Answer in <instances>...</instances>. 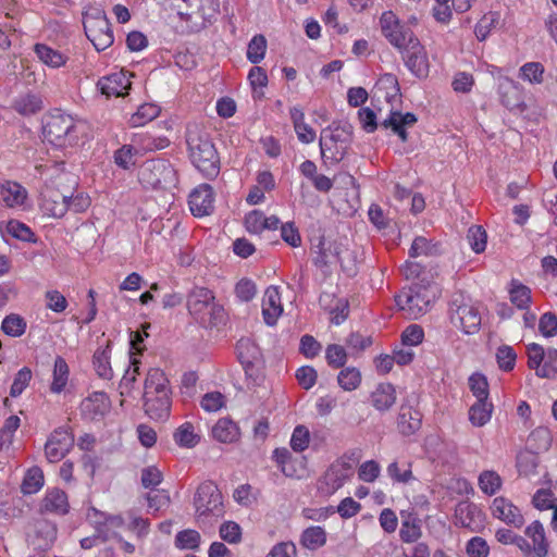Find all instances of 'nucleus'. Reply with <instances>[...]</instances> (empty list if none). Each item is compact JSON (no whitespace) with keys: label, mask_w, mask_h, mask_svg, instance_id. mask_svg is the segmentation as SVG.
I'll list each match as a JSON object with an SVG mask.
<instances>
[{"label":"nucleus","mask_w":557,"mask_h":557,"mask_svg":"<svg viewBox=\"0 0 557 557\" xmlns=\"http://www.w3.org/2000/svg\"><path fill=\"white\" fill-rule=\"evenodd\" d=\"M176 443L184 447H194L199 442L198 435L194 432L191 423L186 422L182 424L174 433Z\"/></svg>","instance_id":"obj_52"},{"label":"nucleus","mask_w":557,"mask_h":557,"mask_svg":"<svg viewBox=\"0 0 557 557\" xmlns=\"http://www.w3.org/2000/svg\"><path fill=\"white\" fill-rule=\"evenodd\" d=\"M557 349L549 347L545 350V359L541 369H537V376L545 379H557Z\"/></svg>","instance_id":"obj_48"},{"label":"nucleus","mask_w":557,"mask_h":557,"mask_svg":"<svg viewBox=\"0 0 557 557\" xmlns=\"http://www.w3.org/2000/svg\"><path fill=\"white\" fill-rule=\"evenodd\" d=\"M34 52L44 64L53 69L65 65L69 60L66 54L51 48L46 44H36L34 46Z\"/></svg>","instance_id":"obj_28"},{"label":"nucleus","mask_w":557,"mask_h":557,"mask_svg":"<svg viewBox=\"0 0 557 557\" xmlns=\"http://www.w3.org/2000/svg\"><path fill=\"white\" fill-rule=\"evenodd\" d=\"M478 481L481 491L488 496L495 495L503 485L500 475L493 470H484L481 472Z\"/></svg>","instance_id":"obj_43"},{"label":"nucleus","mask_w":557,"mask_h":557,"mask_svg":"<svg viewBox=\"0 0 557 557\" xmlns=\"http://www.w3.org/2000/svg\"><path fill=\"white\" fill-rule=\"evenodd\" d=\"M13 109L21 115L29 116L40 112L44 109V102L39 95L28 92L14 100Z\"/></svg>","instance_id":"obj_29"},{"label":"nucleus","mask_w":557,"mask_h":557,"mask_svg":"<svg viewBox=\"0 0 557 557\" xmlns=\"http://www.w3.org/2000/svg\"><path fill=\"white\" fill-rule=\"evenodd\" d=\"M380 25L383 35L397 49L405 47L407 42L416 37L410 27L400 23L392 11H386L381 15Z\"/></svg>","instance_id":"obj_11"},{"label":"nucleus","mask_w":557,"mask_h":557,"mask_svg":"<svg viewBox=\"0 0 557 557\" xmlns=\"http://www.w3.org/2000/svg\"><path fill=\"white\" fill-rule=\"evenodd\" d=\"M311 261L325 276L331 274L332 264L339 262L342 270L349 276L356 274L355 259L346 263L342 258V250L338 244L327 240L324 236H318L311 240Z\"/></svg>","instance_id":"obj_4"},{"label":"nucleus","mask_w":557,"mask_h":557,"mask_svg":"<svg viewBox=\"0 0 557 557\" xmlns=\"http://www.w3.org/2000/svg\"><path fill=\"white\" fill-rule=\"evenodd\" d=\"M496 359L502 370L511 371L516 364L517 354L512 347L503 345L497 349Z\"/></svg>","instance_id":"obj_59"},{"label":"nucleus","mask_w":557,"mask_h":557,"mask_svg":"<svg viewBox=\"0 0 557 557\" xmlns=\"http://www.w3.org/2000/svg\"><path fill=\"white\" fill-rule=\"evenodd\" d=\"M525 534L532 540L534 553L537 557H546L548 554V542L545 531L540 521H533L527 529Z\"/></svg>","instance_id":"obj_32"},{"label":"nucleus","mask_w":557,"mask_h":557,"mask_svg":"<svg viewBox=\"0 0 557 557\" xmlns=\"http://www.w3.org/2000/svg\"><path fill=\"white\" fill-rule=\"evenodd\" d=\"M186 144L191 163L206 178H215L220 173V157L209 134L198 125L189 126Z\"/></svg>","instance_id":"obj_2"},{"label":"nucleus","mask_w":557,"mask_h":557,"mask_svg":"<svg viewBox=\"0 0 557 557\" xmlns=\"http://www.w3.org/2000/svg\"><path fill=\"white\" fill-rule=\"evenodd\" d=\"M139 150L132 145H123L114 152L115 164L123 170H132L137 161Z\"/></svg>","instance_id":"obj_42"},{"label":"nucleus","mask_w":557,"mask_h":557,"mask_svg":"<svg viewBox=\"0 0 557 557\" xmlns=\"http://www.w3.org/2000/svg\"><path fill=\"white\" fill-rule=\"evenodd\" d=\"M189 313L203 325H216L224 310L214 302L213 293L206 287H194L187 297Z\"/></svg>","instance_id":"obj_7"},{"label":"nucleus","mask_w":557,"mask_h":557,"mask_svg":"<svg viewBox=\"0 0 557 557\" xmlns=\"http://www.w3.org/2000/svg\"><path fill=\"white\" fill-rule=\"evenodd\" d=\"M161 393L171 395L169 380L160 369H150L145 380L144 395H161Z\"/></svg>","instance_id":"obj_26"},{"label":"nucleus","mask_w":557,"mask_h":557,"mask_svg":"<svg viewBox=\"0 0 557 557\" xmlns=\"http://www.w3.org/2000/svg\"><path fill=\"white\" fill-rule=\"evenodd\" d=\"M197 518L205 520L209 517L220 518L224 513L222 494L212 481L202 482L194 496Z\"/></svg>","instance_id":"obj_9"},{"label":"nucleus","mask_w":557,"mask_h":557,"mask_svg":"<svg viewBox=\"0 0 557 557\" xmlns=\"http://www.w3.org/2000/svg\"><path fill=\"white\" fill-rule=\"evenodd\" d=\"M450 323L467 335L479 332L481 326V312L472 300L458 292L451 296L448 309Z\"/></svg>","instance_id":"obj_6"},{"label":"nucleus","mask_w":557,"mask_h":557,"mask_svg":"<svg viewBox=\"0 0 557 557\" xmlns=\"http://www.w3.org/2000/svg\"><path fill=\"white\" fill-rule=\"evenodd\" d=\"M283 313V305L278 287L269 286L262 298V315L264 322L272 326Z\"/></svg>","instance_id":"obj_19"},{"label":"nucleus","mask_w":557,"mask_h":557,"mask_svg":"<svg viewBox=\"0 0 557 557\" xmlns=\"http://www.w3.org/2000/svg\"><path fill=\"white\" fill-rule=\"evenodd\" d=\"M337 383L344 391H355L361 384V373L355 367L345 368L338 373Z\"/></svg>","instance_id":"obj_46"},{"label":"nucleus","mask_w":557,"mask_h":557,"mask_svg":"<svg viewBox=\"0 0 557 557\" xmlns=\"http://www.w3.org/2000/svg\"><path fill=\"white\" fill-rule=\"evenodd\" d=\"M388 475L396 482L408 483L413 479L411 465L409 462L394 461L387 467Z\"/></svg>","instance_id":"obj_49"},{"label":"nucleus","mask_w":557,"mask_h":557,"mask_svg":"<svg viewBox=\"0 0 557 557\" xmlns=\"http://www.w3.org/2000/svg\"><path fill=\"white\" fill-rule=\"evenodd\" d=\"M442 252L440 243H432L423 236H418L413 239L409 250L412 258L420 256H437Z\"/></svg>","instance_id":"obj_40"},{"label":"nucleus","mask_w":557,"mask_h":557,"mask_svg":"<svg viewBox=\"0 0 557 557\" xmlns=\"http://www.w3.org/2000/svg\"><path fill=\"white\" fill-rule=\"evenodd\" d=\"M469 387L476 400H487L488 383L483 374L474 373L469 377Z\"/></svg>","instance_id":"obj_55"},{"label":"nucleus","mask_w":557,"mask_h":557,"mask_svg":"<svg viewBox=\"0 0 557 557\" xmlns=\"http://www.w3.org/2000/svg\"><path fill=\"white\" fill-rule=\"evenodd\" d=\"M97 87L107 98L121 97L127 94L131 88V81L125 72L120 71L100 78Z\"/></svg>","instance_id":"obj_18"},{"label":"nucleus","mask_w":557,"mask_h":557,"mask_svg":"<svg viewBox=\"0 0 557 557\" xmlns=\"http://www.w3.org/2000/svg\"><path fill=\"white\" fill-rule=\"evenodd\" d=\"M214 193L209 184H201L189 195V208L195 216L209 215L213 211Z\"/></svg>","instance_id":"obj_17"},{"label":"nucleus","mask_w":557,"mask_h":557,"mask_svg":"<svg viewBox=\"0 0 557 557\" xmlns=\"http://www.w3.org/2000/svg\"><path fill=\"white\" fill-rule=\"evenodd\" d=\"M267 50V40L263 35H256L252 37L247 48V59L258 64L263 60Z\"/></svg>","instance_id":"obj_47"},{"label":"nucleus","mask_w":557,"mask_h":557,"mask_svg":"<svg viewBox=\"0 0 557 557\" xmlns=\"http://www.w3.org/2000/svg\"><path fill=\"white\" fill-rule=\"evenodd\" d=\"M70 369L65 359L58 356L53 366V380L50 389L53 393H61L67 384Z\"/></svg>","instance_id":"obj_39"},{"label":"nucleus","mask_w":557,"mask_h":557,"mask_svg":"<svg viewBox=\"0 0 557 557\" xmlns=\"http://www.w3.org/2000/svg\"><path fill=\"white\" fill-rule=\"evenodd\" d=\"M422 536L421 521L413 515L408 513L401 521L399 537L404 543H416Z\"/></svg>","instance_id":"obj_30"},{"label":"nucleus","mask_w":557,"mask_h":557,"mask_svg":"<svg viewBox=\"0 0 557 557\" xmlns=\"http://www.w3.org/2000/svg\"><path fill=\"white\" fill-rule=\"evenodd\" d=\"M69 499L64 491L60 488L48 490L39 505L40 513L63 516L69 512Z\"/></svg>","instance_id":"obj_21"},{"label":"nucleus","mask_w":557,"mask_h":557,"mask_svg":"<svg viewBox=\"0 0 557 557\" xmlns=\"http://www.w3.org/2000/svg\"><path fill=\"white\" fill-rule=\"evenodd\" d=\"M171 405V395H144L145 412L156 421H164L170 417Z\"/></svg>","instance_id":"obj_20"},{"label":"nucleus","mask_w":557,"mask_h":557,"mask_svg":"<svg viewBox=\"0 0 557 557\" xmlns=\"http://www.w3.org/2000/svg\"><path fill=\"white\" fill-rule=\"evenodd\" d=\"M539 330L545 337L557 335V315L553 312H546L540 318Z\"/></svg>","instance_id":"obj_64"},{"label":"nucleus","mask_w":557,"mask_h":557,"mask_svg":"<svg viewBox=\"0 0 557 557\" xmlns=\"http://www.w3.org/2000/svg\"><path fill=\"white\" fill-rule=\"evenodd\" d=\"M492 411V403L476 400L469 409V420L474 426H483L491 420Z\"/></svg>","instance_id":"obj_38"},{"label":"nucleus","mask_w":557,"mask_h":557,"mask_svg":"<svg viewBox=\"0 0 557 557\" xmlns=\"http://www.w3.org/2000/svg\"><path fill=\"white\" fill-rule=\"evenodd\" d=\"M352 131L350 125H331L322 129L320 135V151L324 164L339 163L351 143Z\"/></svg>","instance_id":"obj_5"},{"label":"nucleus","mask_w":557,"mask_h":557,"mask_svg":"<svg viewBox=\"0 0 557 557\" xmlns=\"http://www.w3.org/2000/svg\"><path fill=\"white\" fill-rule=\"evenodd\" d=\"M81 409L84 416L96 420L109 411L110 399L103 392H94L82 401Z\"/></svg>","instance_id":"obj_22"},{"label":"nucleus","mask_w":557,"mask_h":557,"mask_svg":"<svg viewBox=\"0 0 557 557\" xmlns=\"http://www.w3.org/2000/svg\"><path fill=\"white\" fill-rule=\"evenodd\" d=\"M176 546L182 549H196L200 544V534L195 530H184L175 537Z\"/></svg>","instance_id":"obj_57"},{"label":"nucleus","mask_w":557,"mask_h":557,"mask_svg":"<svg viewBox=\"0 0 557 557\" xmlns=\"http://www.w3.org/2000/svg\"><path fill=\"white\" fill-rule=\"evenodd\" d=\"M160 114V108L153 103H144L131 116L129 124L132 127H139L154 120Z\"/></svg>","instance_id":"obj_44"},{"label":"nucleus","mask_w":557,"mask_h":557,"mask_svg":"<svg viewBox=\"0 0 557 557\" xmlns=\"http://www.w3.org/2000/svg\"><path fill=\"white\" fill-rule=\"evenodd\" d=\"M440 295V286L424 275L403 287L395 296V301L408 319L416 320L431 310Z\"/></svg>","instance_id":"obj_1"},{"label":"nucleus","mask_w":557,"mask_h":557,"mask_svg":"<svg viewBox=\"0 0 557 557\" xmlns=\"http://www.w3.org/2000/svg\"><path fill=\"white\" fill-rule=\"evenodd\" d=\"M498 94L500 96L502 103L506 108L512 109L518 106L520 100V90L516 82L512 79L508 77L500 79L498 85Z\"/></svg>","instance_id":"obj_35"},{"label":"nucleus","mask_w":557,"mask_h":557,"mask_svg":"<svg viewBox=\"0 0 557 557\" xmlns=\"http://www.w3.org/2000/svg\"><path fill=\"white\" fill-rule=\"evenodd\" d=\"M417 117L413 113L403 114L398 111L391 112L389 116L381 123L383 128H392L403 141L407 140L406 126L416 124Z\"/></svg>","instance_id":"obj_25"},{"label":"nucleus","mask_w":557,"mask_h":557,"mask_svg":"<svg viewBox=\"0 0 557 557\" xmlns=\"http://www.w3.org/2000/svg\"><path fill=\"white\" fill-rule=\"evenodd\" d=\"M491 511L494 518L502 520L507 525L520 529L524 524L521 510L504 496L494 498Z\"/></svg>","instance_id":"obj_16"},{"label":"nucleus","mask_w":557,"mask_h":557,"mask_svg":"<svg viewBox=\"0 0 557 557\" xmlns=\"http://www.w3.org/2000/svg\"><path fill=\"white\" fill-rule=\"evenodd\" d=\"M422 422V414L419 410L411 406L401 405L397 418V428L403 435L409 436L414 434Z\"/></svg>","instance_id":"obj_23"},{"label":"nucleus","mask_w":557,"mask_h":557,"mask_svg":"<svg viewBox=\"0 0 557 557\" xmlns=\"http://www.w3.org/2000/svg\"><path fill=\"white\" fill-rule=\"evenodd\" d=\"M111 342L107 343L106 348H99L95 351L92 357L94 368L99 377L103 380H111L113 377V370L110 363Z\"/></svg>","instance_id":"obj_31"},{"label":"nucleus","mask_w":557,"mask_h":557,"mask_svg":"<svg viewBox=\"0 0 557 557\" xmlns=\"http://www.w3.org/2000/svg\"><path fill=\"white\" fill-rule=\"evenodd\" d=\"M40 208L45 214L60 219L69 211L67 196L46 184L41 190Z\"/></svg>","instance_id":"obj_15"},{"label":"nucleus","mask_w":557,"mask_h":557,"mask_svg":"<svg viewBox=\"0 0 557 557\" xmlns=\"http://www.w3.org/2000/svg\"><path fill=\"white\" fill-rule=\"evenodd\" d=\"M26 322L18 314H9L2 321V331L12 337L21 336L25 333Z\"/></svg>","instance_id":"obj_50"},{"label":"nucleus","mask_w":557,"mask_h":557,"mask_svg":"<svg viewBox=\"0 0 557 557\" xmlns=\"http://www.w3.org/2000/svg\"><path fill=\"white\" fill-rule=\"evenodd\" d=\"M84 30L97 51L106 50L114 41L111 23L103 13L87 16Z\"/></svg>","instance_id":"obj_10"},{"label":"nucleus","mask_w":557,"mask_h":557,"mask_svg":"<svg viewBox=\"0 0 557 557\" xmlns=\"http://www.w3.org/2000/svg\"><path fill=\"white\" fill-rule=\"evenodd\" d=\"M371 405L379 411L389 410L396 403V389L391 383H380L370 395Z\"/></svg>","instance_id":"obj_24"},{"label":"nucleus","mask_w":557,"mask_h":557,"mask_svg":"<svg viewBox=\"0 0 557 557\" xmlns=\"http://www.w3.org/2000/svg\"><path fill=\"white\" fill-rule=\"evenodd\" d=\"M325 359L330 367L338 369L345 366L347 361L346 349L337 344H331L326 347Z\"/></svg>","instance_id":"obj_53"},{"label":"nucleus","mask_w":557,"mask_h":557,"mask_svg":"<svg viewBox=\"0 0 557 557\" xmlns=\"http://www.w3.org/2000/svg\"><path fill=\"white\" fill-rule=\"evenodd\" d=\"M326 543V532L322 527L312 525L305 529L300 535V544L309 549L317 550Z\"/></svg>","instance_id":"obj_33"},{"label":"nucleus","mask_w":557,"mask_h":557,"mask_svg":"<svg viewBox=\"0 0 557 557\" xmlns=\"http://www.w3.org/2000/svg\"><path fill=\"white\" fill-rule=\"evenodd\" d=\"M44 483L45 476L42 470L34 466L26 472L21 490L23 494H35L44 486Z\"/></svg>","instance_id":"obj_41"},{"label":"nucleus","mask_w":557,"mask_h":557,"mask_svg":"<svg viewBox=\"0 0 557 557\" xmlns=\"http://www.w3.org/2000/svg\"><path fill=\"white\" fill-rule=\"evenodd\" d=\"M139 363L137 359H134L131 367L125 371L120 382L121 395L129 394L133 389L137 376L139 375Z\"/></svg>","instance_id":"obj_58"},{"label":"nucleus","mask_w":557,"mask_h":557,"mask_svg":"<svg viewBox=\"0 0 557 557\" xmlns=\"http://www.w3.org/2000/svg\"><path fill=\"white\" fill-rule=\"evenodd\" d=\"M479 513L480 510L474 504L460 502L455 509V524L462 528H472Z\"/></svg>","instance_id":"obj_37"},{"label":"nucleus","mask_w":557,"mask_h":557,"mask_svg":"<svg viewBox=\"0 0 557 557\" xmlns=\"http://www.w3.org/2000/svg\"><path fill=\"white\" fill-rule=\"evenodd\" d=\"M310 441V432L305 425H297L294 429L290 438V447L297 453H301L308 448Z\"/></svg>","instance_id":"obj_56"},{"label":"nucleus","mask_w":557,"mask_h":557,"mask_svg":"<svg viewBox=\"0 0 557 557\" xmlns=\"http://www.w3.org/2000/svg\"><path fill=\"white\" fill-rule=\"evenodd\" d=\"M467 239L474 252L480 253L485 250L487 235L482 226L472 225L468 230Z\"/></svg>","instance_id":"obj_51"},{"label":"nucleus","mask_w":557,"mask_h":557,"mask_svg":"<svg viewBox=\"0 0 557 557\" xmlns=\"http://www.w3.org/2000/svg\"><path fill=\"white\" fill-rule=\"evenodd\" d=\"M237 358L246 371L253 366L258 348L248 338H242L236 344Z\"/></svg>","instance_id":"obj_45"},{"label":"nucleus","mask_w":557,"mask_h":557,"mask_svg":"<svg viewBox=\"0 0 557 557\" xmlns=\"http://www.w3.org/2000/svg\"><path fill=\"white\" fill-rule=\"evenodd\" d=\"M509 297L518 309H528L531 304V289L517 280H512L509 286Z\"/></svg>","instance_id":"obj_36"},{"label":"nucleus","mask_w":557,"mask_h":557,"mask_svg":"<svg viewBox=\"0 0 557 557\" xmlns=\"http://www.w3.org/2000/svg\"><path fill=\"white\" fill-rule=\"evenodd\" d=\"M0 195L3 202L10 208L22 206L26 199L25 188L14 182H7L3 184L1 186Z\"/></svg>","instance_id":"obj_34"},{"label":"nucleus","mask_w":557,"mask_h":557,"mask_svg":"<svg viewBox=\"0 0 557 557\" xmlns=\"http://www.w3.org/2000/svg\"><path fill=\"white\" fill-rule=\"evenodd\" d=\"M544 67L539 62L525 63L520 69L521 77L531 83L540 84L543 81Z\"/></svg>","instance_id":"obj_61"},{"label":"nucleus","mask_w":557,"mask_h":557,"mask_svg":"<svg viewBox=\"0 0 557 557\" xmlns=\"http://www.w3.org/2000/svg\"><path fill=\"white\" fill-rule=\"evenodd\" d=\"M44 138L58 148L72 147L78 141V129L74 119L54 110L49 113L42 126Z\"/></svg>","instance_id":"obj_3"},{"label":"nucleus","mask_w":557,"mask_h":557,"mask_svg":"<svg viewBox=\"0 0 557 557\" xmlns=\"http://www.w3.org/2000/svg\"><path fill=\"white\" fill-rule=\"evenodd\" d=\"M423 336V329L418 324H411L403 332L401 343L404 346H417L422 342Z\"/></svg>","instance_id":"obj_63"},{"label":"nucleus","mask_w":557,"mask_h":557,"mask_svg":"<svg viewBox=\"0 0 557 557\" xmlns=\"http://www.w3.org/2000/svg\"><path fill=\"white\" fill-rule=\"evenodd\" d=\"M138 181L147 189H165L176 183V171L168 160L150 159L140 165Z\"/></svg>","instance_id":"obj_8"},{"label":"nucleus","mask_w":557,"mask_h":557,"mask_svg":"<svg viewBox=\"0 0 557 557\" xmlns=\"http://www.w3.org/2000/svg\"><path fill=\"white\" fill-rule=\"evenodd\" d=\"M32 380V371L29 368H22L15 375L13 383L10 388V396L17 397L28 386Z\"/></svg>","instance_id":"obj_60"},{"label":"nucleus","mask_w":557,"mask_h":557,"mask_svg":"<svg viewBox=\"0 0 557 557\" xmlns=\"http://www.w3.org/2000/svg\"><path fill=\"white\" fill-rule=\"evenodd\" d=\"M8 233L23 242L36 243V236L33 231L24 223L11 220L7 225Z\"/></svg>","instance_id":"obj_54"},{"label":"nucleus","mask_w":557,"mask_h":557,"mask_svg":"<svg viewBox=\"0 0 557 557\" xmlns=\"http://www.w3.org/2000/svg\"><path fill=\"white\" fill-rule=\"evenodd\" d=\"M239 428L228 419L222 418L212 428V436L221 443H234L239 438Z\"/></svg>","instance_id":"obj_27"},{"label":"nucleus","mask_w":557,"mask_h":557,"mask_svg":"<svg viewBox=\"0 0 557 557\" xmlns=\"http://www.w3.org/2000/svg\"><path fill=\"white\" fill-rule=\"evenodd\" d=\"M528 366L530 369H534L537 374V369H541L545 359V349L535 343L528 345Z\"/></svg>","instance_id":"obj_62"},{"label":"nucleus","mask_w":557,"mask_h":557,"mask_svg":"<svg viewBox=\"0 0 557 557\" xmlns=\"http://www.w3.org/2000/svg\"><path fill=\"white\" fill-rule=\"evenodd\" d=\"M352 463L341 458L333 462L324 473L321 484H324L325 492L332 494L341 488L344 483L352 475Z\"/></svg>","instance_id":"obj_14"},{"label":"nucleus","mask_w":557,"mask_h":557,"mask_svg":"<svg viewBox=\"0 0 557 557\" xmlns=\"http://www.w3.org/2000/svg\"><path fill=\"white\" fill-rule=\"evenodd\" d=\"M406 66L417 77H425L429 72V64L423 46L417 37L412 38L405 47L398 49Z\"/></svg>","instance_id":"obj_12"},{"label":"nucleus","mask_w":557,"mask_h":557,"mask_svg":"<svg viewBox=\"0 0 557 557\" xmlns=\"http://www.w3.org/2000/svg\"><path fill=\"white\" fill-rule=\"evenodd\" d=\"M74 437L65 428L55 429L48 437L45 445V455L49 462L62 460L71 450Z\"/></svg>","instance_id":"obj_13"}]
</instances>
